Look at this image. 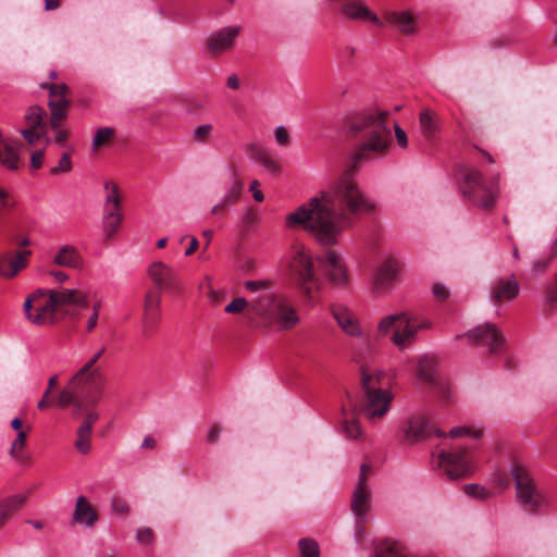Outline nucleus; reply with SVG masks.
<instances>
[{
    "instance_id": "1",
    "label": "nucleus",
    "mask_w": 557,
    "mask_h": 557,
    "mask_svg": "<svg viewBox=\"0 0 557 557\" xmlns=\"http://www.w3.org/2000/svg\"><path fill=\"white\" fill-rule=\"evenodd\" d=\"M375 205L359 189L351 176H341L329 191L312 197L285 218L289 228H304L324 245H335L349 228L352 216L373 212Z\"/></svg>"
},
{
    "instance_id": "2",
    "label": "nucleus",
    "mask_w": 557,
    "mask_h": 557,
    "mask_svg": "<svg viewBox=\"0 0 557 557\" xmlns=\"http://www.w3.org/2000/svg\"><path fill=\"white\" fill-rule=\"evenodd\" d=\"M386 111H372L352 120L349 131L358 140L355 151L344 161L345 174L362 171L368 164L385 157L393 144Z\"/></svg>"
},
{
    "instance_id": "3",
    "label": "nucleus",
    "mask_w": 557,
    "mask_h": 557,
    "mask_svg": "<svg viewBox=\"0 0 557 557\" xmlns=\"http://www.w3.org/2000/svg\"><path fill=\"white\" fill-rule=\"evenodd\" d=\"M300 323L299 313L289 298L283 294L267 293L251 300L246 312V326L289 331Z\"/></svg>"
},
{
    "instance_id": "4",
    "label": "nucleus",
    "mask_w": 557,
    "mask_h": 557,
    "mask_svg": "<svg viewBox=\"0 0 557 557\" xmlns=\"http://www.w3.org/2000/svg\"><path fill=\"white\" fill-rule=\"evenodd\" d=\"M385 373L376 369H361V385L364 392L363 412L370 420L382 418L389 409L392 394L383 387Z\"/></svg>"
},
{
    "instance_id": "5",
    "label": "nucleus",
    "mask_w": 557,
    "mask_h": 557,
    "mask_svg": "<svg viewBox=\"0 0 557 557\" xmlns=\"http://www.w3.org/2000/svg\"><path fill=\"white\" fill-rule=\"evenodd\" d=\"M287 268L301 293L309 298L312 297L313 290L319 288V278L310 251L304 245L296 244L292 247L287 257Z\"/></svg>"
},
{
    "instance_id": "6",
    "label": "nucleus",
    "mask_w": 557,
    "mask_h": 557,
    "mask_svg": "<svg viewBox=\"0 0 557 557\" xmlns=\"http://www.w3.org/2000/svg\"><path fill=\"white\" fill-rule=\"evenodd\" d=\"M100 400V387L90 386L76 374L70 380L58 397V406L62 409L73 406V413L78 416Z\"/></svg>"
},
{
    "instance_id": "7",
    "label": "nucleus",
    "mask_w": 557,
    "mask_h": 557,
    "mask_svg": "<svg viewBox=\"0 0 557 557\" xmlns=\"http://www.w3.org/2000/svg\"><path fill=\"white\" fill-rule=\"evenodd\" d=\"M50 289H36L29 294L23 305L27 321L34 325L42 326L54 324L59 312Z\"/></svg>"
},
{
    "instance_id": "8",
    "label": "nucleus",
    "mask_w": 557,
    "mask_h": 557,
    "mask_svg": "<svg viewBox=\"0 0 557 557\" xmlns=\"http://www.w3.org/2000/svg\"><path fill=\"white\" fill-rule=\"evenodd\" d=\"M511 474L516 483L517 497L523 508L532 513L543 509L546 500L535 488L529 469L522 465H516L511 469Z\"/></svg>"
},
{
    "instance_id": "9",
    "label": "nucleus",
    "mask_w": 557,
    "mask_h": 557,
    "mask_svg": "<svg viewBox=\"0 0 557 557\" xmlns=\"http://www.w3.org/2000/svg\"><path fill=\"white\" fill-rule=\"evenodd\" d=\"M465 198L474 206L488 209L496 200V187L493 183L487 184L485 176H465L460 185Z\"/></svg>"
},
{
    "instance_id": "10",
    "label": "nucleus",
    "mask_w": 557,
    "mask_h": 557,
    "mask_svg": "<svg viewBox=\"0 0 557 557\" xmlns=\"http://www.w3.org/2000/svg\"><path fill=\"white\" fill-rule=\"evenodd\" d=\"M106 202L103 213V230L107 237H111L117 230L122 221L121 195L119 186L111 182H104Z\"/></svg>"
},
{
    "instance_id": "11",
    "label": "nucleus",
    "mask_w": 557,
    "mask_h": 557,
    "mask_svg": "<svg viewBox=\"0 0 557 557\" xmlns=\"http://www.w3.org/2000/svg\"><path fill=\"white\" fill-rule=\"evenodd\" d=\"M438 466L444 470L447 478L457 480L472 473V467L467 459V449L458 448L453 451L441 449L437 453Z\"/></svg>"
},
{
    "instance_id": "12",
    "label": "nucleus",
    "mask_w": 557,
    "mask_h": 557,
    "mask_svg": "<svg viewBox=\"0 0 557 557\" xmlns=\"http://www.w3.org/2000/svg\"><path fill=\"white\" fill-rule=\"evenodd\" d=\"M370 470L367 463L361 465L358 483L351 499V510L356 517L359 533L362 531V524L366 523L367 515L370 510V492L367 485V474Z\"/></svg>"
},
{
    "instance_id": "13",
    "label": "nucleus",
    "mask_w": 557,
    "mask_h": 557,
    "mask_svg": "<svg viewBox=\"0 0 557 557\" xmlns=\"http://www.w3.org/2000/svg\"><path fill=\"white\" fill-rule=\"evenodd\" d=\"M397 329L393 333L392 342L399 350H404L416 341L419 330L429 329V322H419L407 312H399Z\"/></svg>"
},
{
    "instance_id": "14",
    "label": "nucleus",
    "mask_w": 557,
    "mask_h": 557,
    "mask_svg": "<svg viewBox=\"0 0 557 557\" xmlns=\"http://www.w3.org/2000/svg\"><path fill=\"white\" fill-rule=\"evenodd\" d=\"M466 336L472 344L484 345L488 347L490 354L498 352L505 341L502 332L496 324L485 323L470 330Z\"/></svg>"
},
{
    "instance_id": "15",
    "label": "nucleus",
    "mask_w": 557,
    "mask_h": 557,
    "mask_svg": "<svg viewBox=\"0 0 557 557\" xmlns=\"http://www.w3.org/2000/svg\"><path fill=\"white\" fill-rule=\"evenodd\" d=\"M150 278L159 289L175 294L181 292V282L177 272L163 262H154L148 270Z\"/></svg>"
},
{
    "instance_id": "16",
    "label": "nucleus",
    "mask_w": 557,
    "mask_h": 557,
    "mask_svg": "<svg viewBox=\"0 0 557 557\" xmlns=\"http://www.w3.org/2000/svg\"><path fill=\"white\" fill-rule=\"evenodd\" d=\"M441 437L445 434L435 429L424 417H413L407 421L403 428L404 440L409 444H414L429 438L432 434Z\"/></svg>"
},
{
    "instance_id": "17",
    "label": "nucleus",
    "mask_w": 557,
    "mask_h": 557,
    "mask_svg": "<svg viewBox=\"0 0 557 557\" xmlns=\"http://www.w3.org/2000/svg\"><path fill=\"white\" fill-rule=\"evenodd\" d=\"M67 91L69 88L65 84H53L49 88V108L51 110L50 124L52 129H57L66 117L69 106L66 98Z\"/></svg>"
},
{
    "instance_id": "18",
    "label": "nucleus",
    "mask_w": 557,
    "mask_h": 557,
    "mask_svg": "<svg viewBox=\"0 0 557 557\" xmlns=\"http://www.w3.org/2000/svg\"><path fill=\"white\" fill-rule=\"evenodd\" d=\"M520 293V285L513 274L496 278L490 289V298L493 302H509L515 300Z\"/></svg>"
},
{
    "instance_id": "19",
    "label": "nucleus",
    "mask_w": 557,
    "mask_h": 557,
    "mask_svg": "<svg viewBox=\"0 0 557 557\" xmlns=\"http://www.w3.org/2000/svg\"><path fill=\"white\" fill-rule=\"evenodd\" d=\"M30 255V250L23 249L0 256V276L7 280L15 277L27 267Z\"/></svg>"
},
{
    "instance_id": "20",
    "label": "nucleus",
    "mask_w": 557,
    "mask_h": 557,
    "mask_svg": "<svg viewBox=\"0 0 557 557\" xmlns=\"http://www.w3.org/2000/svg\"><path fill=\"white\" fill-rule=\"evenodd\" d=\"M319 261L332 283L344 285L347 282V272L338 253L329 250Z\"/></svg>"
},
{
    "instance_id": "21",
    "label": "nucleus",
    "mask_w": 557,
    "mask_h": 557,
    "mask_svg": "<svg viewBox=\"0 0 557 557\" xmlns=\"http://www.w3.org/2000/svg\"><path fill=\"white\" fill-rule=\"evenodd\" d=\"M53 298H55V306L58 311L65 307L72 306L76 308H85L88 305L87 294L81 289L62 288L50 289Z\"/></svg>"
},
{
    "instance_id": "22",
    "label": "nucleus",
    "mask_w": 557,
    "mask_h": 557,
    "mask_svg": "<svg viewBox=\"0 0 557 557\" xmlns=\"http://www.w3.org/2000/svg\"><path fill=\"white\" fill-rule=\"evenodd\" d=\"M339 12L347 18L371 21L377 25L382 22L373 15L361 0H342L338 2Z\"/></svg>"
},
{
    "instance_id": "23",
    "label": "nucleus",
    "mask_w": 557,
    "mask_h": 557,
    "mask_svg": "<svg viewBox=\"0 0 557 557\" xmlns=\"http://www.w3.org/2000/svg\"><path fill=\"white\" fill-rule=\"evenodd\" d=\"M244 151L251 162L259 164L264 171L272 173L281 171L280 164L260 145L255 143L246 144Z\"/></svg>"
},
{
    "instance_id": "24",
    "label": "nucleus",
    "mask_w": 557,
    "mask_h": 557,
    "mask_svg": "<svg viewBox=\"0 0 557 557\" xmlns=\"http://www.w3.org/2000/svg\"><path fill=\"white\" fill-rule=\"evenodd\" d=\"M52 263L58 267L78 270L83 268L84 261L75 246L63 245L53 253Z\"/></svg>"
},
{
    "instance_id": "25",
    "label": "nucleus",
    "mask_w": 557,
    "mask_h": 557,
    "mask_svg": "<svg viewBox=\"0 0 557 557\" xmlns=\"http://www.w3.org/2000/svg\"><path fill=\"white\" fill-rule=\"evenodd\" d=\"M332 314L339 327L349 336L360 337L362 335L358 320L347 308L343 306H333Z\"/></svg>"
},
{
    "instance_id": "26",
    "label": "nucleus",
    "mask_w": 557,
    "mask_h": 557,
    "mask_svg": "<svg viewBox=\"0 0 557 557\" xmlns=\"http://www.w3.org/2000/svg\"><path fill=\"white\" fill-rule=\"evenodd\" d=\"M239 30L238 26H230L213 34L208 41L209 50L212 53H221L231 49Z\"/></svg>"
},
{
    "instance_id": "27",
    "label": "nucleus",
    "mask_w": 557,
    "mask_h": 557,
    "mask_svg": "<svg viewBox=\"0 0 557 557\" xmlns=\"http://www.w3.org/2000/svg\"><path fill=\"white\" fill-rule=\"evenodd\" d=\"M18 147L9 138H4L0 132V164L9 171L20 169Z\"/></svg>"
},
{
    "instance_id": "28",
    "label": "nucleus",
    "mask_w": 557,
    "mask_h": 557,
    "mask_svg": "<svg viewBox=\"0 0 557 557\" xmlns=\"http://www.w3.org/2000/svg\"><path fill=\"white\" fill-rule=\"evenodd\" d=\"M73 519L79 524L92 527L98 520V515L91 504L87 502L86 497L78 496L75 504Z\"/></svg>"
},
{
    "instance_id": "29",
    "label": "nucleus",
    "mask_w": 557,
    "mask_h": 557,
    "mask_svg": "<svg viewBox=\"0 0 557 557\" xmlns=\"http://www.w3.org/2000/svg\"><path fill=\"white\" fill-rule=\"evenodd\" d=\"M398 271V263L395 260L385 261L377 270L375 280H374V288L377 292H381L387 288L392 282L396 278Z\"/></svg>"
},
{
    "instance_id": "30",
    "label": "nucleus",
    "mask_w": 557,
    "mask_h": 557,
    "mask_svg": "<svg viewBox=\"0 0 557 557\" xmlns=\"http://www.w3.org/2000/svg\"><path fill=\"white\" fill-rule=\"evenodd\" d=\"M104 354V348L98 350L87 362L86 364L76 373L85 383H88L90 386L100 387L101 385L98 381L102 379V375L98 369H94L95 363L101 358Z\"/></svg>"
},
{
    "instance_id": "31",
    "label": "nucleus",
    "mask_w": 557,
    "mask_h": 557,
    "mask_svg": "<svg viewBox=\"0 0 557 557\" xmlns=\"http://www.w3.org/2000/svg\"><path fill=\"white\" fill-rule=\"evenodd\" d=\"M385 17L391 25H393L395 28H397L405 35H410L416 29L414 20L410 12L388 11Z\"/></svg>"
},
{
    "instance_id": "32",
    "label": "nucleus",
    "mask_w": 557,
    "mask_h": 557,
    "mask_svg": "<svg viewBox=\"0 0 557 557\" xmlns=\"http://www.w3.org/2000/svg\"><path fill=\"white\" fill-rule=\"evenodd\" d=\"M161 296L159 292H148L145 297L144 321L146 326H154L159 319Z\"/></svg>"
},
{
    "instance_id": "33",
    "label": "nucleus",
    "mask_w": 557,
    "mask_h": 557,
    "mask_svg": "<svg viewBox=\"0 0 557 557\" xmlns=\"http://www.w3.org/2000/svg\"><path fill=\"white\" fill-rule=\"evenodd\" d=\"M25 495H13L0 502V529L24 505Z\"/></svg>"
},
{
    "instance_id": "34",
    "label": "nucleus",
    "mask_w": 557,
    "mask_h": 557,
    "mask_svg": "<svg viewBox=\"0 0 557 557\" xmlns=\"http://www.w3.org/2000/svg\"><path fill=\"white\" fill-rule=\"evenodd\" d=\"M436 361L433 357L423 356L419 360L418 376L421 381L434 385L436 383Z\"/></svg>"
},
{
    "instance_id": "35",
    "label": "nucleus",
    "mask_w": 557,
    "mask_h": 557,
    "mask_svg": "<svg viewBox=\"0 0 557 557\" xmlns=\"http://www.w3.org/2000/svg\"><path fill=\"white\" fill-rule=\"evenodd\" d=\"M30 425L26 426V431H20L16 433V437L11 444L10 456L15 460H23V450L26 446L28 433L30 432Z\"/></svg>"
},
{
    "instance_id": "36",
    "label": "nucleus",
    "mask_w": 557,
    "mask_h": 557,
    "mask_svg": "<svg viewBox=\"0 0 557 557\" xmlns=\"http://www.w3.org/2000/svg\"><path fill=\"white\" fill-rule=\"evenodd\" d=\"M44 114L45 111L42 108L38 106L29 107L25 113V122L27 124V127L46 129V126L44 124Z\"/></svg>"
},
{
    "instance_id": "37",
    "label": "nucleus",
    "mask_w": 557,
    "mask_h": 557,
    "mask_svg": "<svg viewBox=\"0 0 557 557\" xmlns=\"http://www.w3.org/2000/svg\"><path fill=\"white\" fill-rule=\"evenodd\" d=\"M421 131L426 137H432L436 132L437 125L434 119V113L430 110H423L420 113Z\"/></svg>"
},
{
    "instance_id": "38",
    "label": "nucleus",
    "mask_w": 557,
    "mask_h": 557,
    "mask_svg": "<svg viewBox=\"0 0 557 557\" xmlns=\"http://www.w3.org/2000/svg\"><path fill=\"white\" fill-rule=\"evenodd\" d=\"M298 548L301 557H320V548L313 539H300Z\"/></svg>"
},
{
    "instance_id": "39",
    "label": "nucleus",
    "mask_w": 557,
    "mask_h": 557,
    "mask_svg": "<svg viewBox=\"0 0 557 557\" xmlns=\"http://www.w3.org/2000/svg\"><path fill=\"white\" fill-rule=\"evenodd\" d=\"M343 433L347 438L350 440H358L359 437H361L362 431L359 421L354 417L344 419Z\"/></svg>"
},
{
    "instance_id": "40",
    "label": "nucleus",
    "mask_w": 557,
    "mask_h": 557,
    "mask_svg": "<svg viewBox=\"0 0 557 557\" xmlns=\"http://www.w3.org/2000/svg\"><path fill=\"white\" fill-rule=\"evenodd\" d=\"M399 319H400L399 313L391 314V315L383 318L377 325L379 335L385 336L392 331L394 333L395 330L397 329V323H398Z\"/></svg>"
},
{
    "instance_id": "41",
    "label": "nucleus",
    "mask_w": 557,
    "mask_h": 557,
    "mask_svg": "<svg viewBox=\"0 0 557 557\" xmlns=\"http://www.w3.org/2000/svg\"><path fill=\"white\" fill-rule=\"evenodd\" d=\"M114 136V131L110 127L99 128L92 138V148L95 150L108 144Z\"/></svg>"
},
{
    "instance_id": "42",
    "label": "nucleus",
    "mask_w": 557,
    "mask_h": 557,
    "mask_svg": "<svg viewBox=\"0 0 557 557\" xmlns=\"http://www.w3.org/2000/svg\"><path fill=\"white\" fill-rule=\"evenodd\" d=\"M251 305V301H248L246 298L244 297H237L235 298L233 301H231L226 307H225V312L226 313H233V314H238V313H245L244 318L246 319V312L248 311V308L250 307Z\"/></svg>"
},
{
    "instance_id": "43",
    "label": "nucleus",
    "mask_w": 557,
    "mask_h": 557,
    "mask_svg": "<svg viewBox=\"0 0 557 557\" xmlns=\"http://www.w3.org/2000/svg\"><path fill=\"white\" fill-rule=\"evenodd\" d=\"M90 435L91 432L78 428L77 438L75 441V447L81 454H88L90 450Z\"/></svg>"
},
{
    "instance_id": "44",
    "label": "nucleus",
    "mask_w": 557,
    "mask_h": 557,
    "mask_svg": "<svg viewBox=\"0 0 557 557\" xmlns=\"http://www.w3.org/2000/svg\"><path fill=\"white\" fill-rule=\"evenodd\" d=\"M244 286L247 290L251 293H256L261 290L262 293L259 296H262L267 293H271L272 283L269 280H255V281H246Z\"/></svg>"
},
{
    "instance_id": "45",
    "label": "nucleus",
    "mask_w": 557,
    "mask_h": 557,
    "mask_svg": "<svg viewBox=\"0 0 557 557\" xmlns=\"http://www.w3.org/2000/svg\"><path fill=\"white\" fill-rule=\"evenodd\" d=\"M463 491L467 495L479 499H486L491 496V493L484 486L479 484H466L463 486Z\"/></svg>"
},
{
    "instance_id": "46",
    "label": "nucleus",
    "mask_w": 557,
    "mask_h": 557,
    "mask_svg": "<svg viewBox=\"0 0 557 557\" xmlns=\"http://www.w3.org/2000/svg\"><path fill=\"white\" fill-rule=\"evenodd\" d=\"M212 125L202 124L197 126L193 132V137L198 143H205L211 135Z\"/></svg>"
},
{
    "instance_id": "47",
    "label": "nucleus",
    "mask_w": 557,
    "mask_h": 557,
    "mask_svg": "<svg viewBox=\"0 0 557 557\" xmlns=\"http://www.w3.org/2000/svg\"><path fill=\"white\" fill-rule=\"evenodd\" d=\"M55 384H57V376L54 375L49 379L48 387H47L46 392L44 393L42 398L37 404V407L39 410H45L48 408L49 403H50L51 391L55 386Z\"/></svg>"
},
{
    "instance_id": "48",
    "label": "nucleus",
    "mask_w": 557,
    "mask_h": 557,
    "mask_svg": "<svg viewBox=\"0 0 557 557\" xmlns=\"http://www.w3.org/2000/svg\"><path fill=\"white\" fill-rule=\"evenodd\" d=\"M136 540L141 545H149L154 540V532L150 528H140L137 530Z\"/></svg>"
},
{
    "instance_id": "49",
    "label": "nucleus",
    "mask_w": 557,
    "mask_h": 557,
    "mask_svg": "<svg viewBox=\"0 0 557 557\" xmlns=\"http://www.w3.org/2000/svg\"><path fill=\"white\" fill-rule=\"evenodd\" d=\"M274 138L278 146H287L290 139L288 129L283 125L276 126L274 128Z\"/></svg>"
},
{
    "instance_id": "50",
    "label": "nucleus",
    "mask_w": 557,
    "mask_h": 557,
    "mask_svg": "<svg viewBox=\"0 0 557 557\" xmlns=\"http://www.w3.org/2000/svg\"><path fill=\"white\" fill-rule=\"evenodd\" d=\"M23 137L29 143L35 144L41 136L46 134V129L27 127L21 131Z\"/></svg>"
},
{
    "instance_id": "51",
    "label": "nucleus",
    "mask_w": 557,
    "mask_h": 557,
    "mask_svg": "<svg viewBox=\"0 0 557 557\" xmlns=\"http://www.w3.org/2000/svg\"><path fill=\"white\" fill-rule=\"evenodd\" d=\"M242 190H243V184L239 182H236L233 185L232 190L224 197V199H223L224 205L227 206V205L235 203L238 200Z\"/></svg>"
},
{
    "instance_id": "52",
    "label": "nucleus",
    "mask_w": 557,
    "mask_h": 557,
    "mask_svg": "<svg viewBox=\"0 0 557 557\" xmlns=\"http://www.w3.org/2000/svg\"><path fill=\"white\" fill-rule=\"evenodd\" d=\"M112 509L116 515H128L129 506L127 503L119 497H114L111 500Z\"/></svg>"
},
{
    "instance_id": "53",
    "label": "nucleus",
    "mask_w": 557,
    "mask_h": 557,
    "mask_svg": "<svg viewBox=\"0 0 557 557\" xmlns=\"http://www.w3.org/2000/svg\"><path fill=\"white\" fill-rule=\"evenodd\" d=\"M466 435H472L474 437H479L481 435V431H476L473 433L469 428H466V426L453 428L449 431V436L453 438L461 437V436H466Z\"/></svg>"
},
{
    "instance_id": "54",
    "label": "nucleus",
    "mask_w": 557,
    "mask_h": 557,
    "mask_svg": "<svg viewBox=\"0 0 557 557\" xmlns=\"http://www.w3.org/2000/svg\"><path fill=\"white\" fill-rule=\"evenodd\" d=\"M69 172L71 171V158L69 153H63L62 157L59 160V163L57 166L52 169V174L55 172Z\"/></svg>"
},
{
    "instance_id": "55",
    "label": "nucleus",
    "mask_w": 557,
    "mask_h": 557,
    "mask_svg": "<svg viewBox=\"0 0 557 557\" xmlns=\"http://www.w3.org/2000/svg\"><path fill=\"white\" fill-rule=\"evenodd\" d=\"M98 419H99V414L97 412H94V411L87 412L85 420L79 428L91 432L92 425L96 423V421Z\"/></svg>"
},
{
    "instance_id": "56",
    "label": "nucleus",
    "mask_w": 557,
    "mask_h": 557,
    "mask_svg": "<svg viewBox=\"0 0 557 557\" xmlns=\"http://www.w3.org/2000/svg\"><path fill=\"white\" fill-rule=\"evenodd\" d=\"M546 301L552 306L557 304V274L556 282L546 289Z\"/></svg>"
},
{
    "instance_id": "57",
    "label": "nucleus",
    "mask_w": 557,
    "mask_h": 557,
    "mask_svg": "<svg viewBox=\"0 0 557 557\" xmlns=\"http://www.w3.org/2000/svg\"><path fill=\"white\" fill-rule=\"evenodd\" d=\"M249 190L252 193V197L256 201L261 202L264 199L263 193L260 189V184L257 180H253L249 185Z\"/></svg>"
},
{
    "instance_id": "58",
    "label": "nucleus",
    "mask_w": 557,
    "mask_h": 557,
    "mask_svg": "<svg viewBox=\"0 0 557 557\" xmlns=\"http://www.w3.org/2000/svg\"><path fill=\"white\" fill-rule=\"evenodd\" d=\"M394 128H395V137L397 140V144L401 148H406L408 145V139H407L406 133L397 124H394Z\"/></svg>"
},
{
    "instance_id": "59",
    "label": "nucleus",
    "mask_w": 557,
    "mask_h": 557,
    "mask_svg": "<svg viewBox=\"0 0 557 557\" xmlns=\"http://www.w3.org/2000/svg\"><path fill=\"white\" fill-rule=\"evenodd\" d=\"M44 164V151H36L32 154L30 165L33 170H39Z\"/></svg>"
},
{
    "instance_id": "60",
    "label": "nucleus",
    "mask_w": 557,
    "mask_h": 557,
    "mask_svg": "<svg viewBox=\"0 0 557 557\" xmlns=\"http://www.w3.org/2000/svg\"><path fill=\"white\" fill-rule=\"evenodd\" d=\"M433 294L436 298L444 300L448 297L447 288L442 284H435L433 286Z\"/></svg>"
},
{
    "instance_id": "61",
    "label": "nucleus",
    "mask_w": 557,
    "mask_h": 557,
    "mask_svg": "<svg viewBox=\"0 0 557 557\" xmlns=\"http://www.w3.org/2000/svg\"><path fill=\"white\" fill-rule=\"evenodd\" d=\"M221 434V429L218 425H212L208 432L207 441L209 443H215Z\"/></svg>"
},
{
    "instance_id": "62",
    "label": "nucleus",
    "mask_w": 557,
    "mask_h": 557,
    "mask_svg": "<svg viewBox=\"0 0 557 557\" xmlns=\"http://www.w3.org/2000/svg\"><path fill=\"white\" fill-rule=\"evenodd\" d=\"M49 274L59 283H63L69 278V275L61 270H52Z\"/></svg>"
},
{
    "instance_id": "63",
    "label": "nucleus",
    "mask_w": 557,
    "mask_h": 557,
    "mask_svg": "<svg viewBox=\"0 0 557 557\" xmlns=\"http://www.w3.org/2000/svg\"><path fill=\"white\" fill-rule=\"evenodd\" d=\"M98 317H99V314L97 312V308H95V310L92 311V313L89 317L88 322H87V331L88 332H91L94 330V327L97 325Z\"/></svg>"
},
{
    "instance_id": "64",
    "label": "nucleus",
    "mask_w": 557,
    "mask_h": 557,
    "mask_svg": "<svg viewBox=\"0 0 557 557\" xmlns=\"http://www.w3.org/2000/svg\"><path fill=\"white\" fill-rule=\"evenodd\" d=\"M226 85L231 88V89H238L239 88V79L237 77L236 74H232L227 77V81H226Z\"/></svg>"
}]
</instances>
